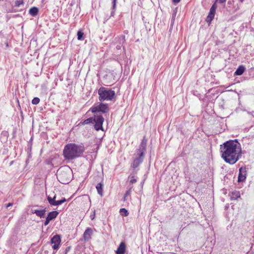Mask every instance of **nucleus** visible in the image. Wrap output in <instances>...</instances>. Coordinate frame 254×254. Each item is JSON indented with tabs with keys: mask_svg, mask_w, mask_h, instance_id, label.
Here are the masks:
<instances>
[{
	"mask_svg": "<svg viewBox=\"0 0 254 254\" xmlns=\"http://www.w3.org/2000/svg\"><path fill=\"white\" fill-rule=\"evenodd\" d=\"M103 185L101 183H98L96 186L98 193L101 196L103 195Z\"/></svg>",
	"mask_w": 254,
	"mask_h": 254,
	"instance_id": "nucleus-16",
	"label": "nucleus"
},
{
	"mask_svg": "<svg viewBox=\"0 0 254 254\" xmlns=\"http://www.w3.org/2000/svg\"><path fill=\"white\" fill-rule=\"evenodd\" d=\"M12 205V203H9L7 204L6 205L5 207L6 208H7V207H10V206H11Z\"/></svg>",
	"mask_w": 254,
	"mask_h": 254,
	"instance_id": "nucleus-33",
	"label": "nucleus"
},
{
	"mask_svg": "<svg viewBox=\"0 0 254 254\" xmlns=\"http://www.w3.org/2000/svg\"><path fill=\"white\" fill-rule=\"evenodd\" d=\"M181 0H173V2L174 3H178Z\"/></svg>",
	"mask_w": 254,
	"mask_h": 254,
	"instance_id": "nucleus-34",
	"label": "nucleus"
},
{
	"mask_svg": "<svg viewBox=\"0 0 254 254\" xmlns=\"http://www.w3.org/2000/svg\"><path fill=\"white\" fill-rule=\"evenodd\" d=\"M246 173L244 169L240 168L239 169V173L238 176V182H243L246 178Z\"/></svg>",
	"mask_w": 254,
	"mask_h": 254,
	"instance_id": "nucleus-11",
	"label": "nucleus"
},
{
	"mask_svg": "<svg viewBox=\"0 0 254 254\" xmlns=\"http://www.w3.org/2000/svg\"><path fill=\"white\" fill-rule=\"evenodd\" d=\"M93 118H89L85 120H84L82 123V124L83 125H87L90 123H93Z\"/></svg>",
	"mask_w": 254,
	"mask_h": 254,
	"instance_id": "nucleus-20",
	"label": "nucleus"
},
{
	"mask_svg": "<svg viewBox=\"0 0 254 254\" xmlns=\"http://www.w3.org/2000/svg\"><path fill=\"white\" fill-rule=\"evenodd\" d=\"M117 48L118 49H120L121 47H120V46H117Z\"/></svg>",
	"mask_w": 254,
	"mask_h": 254,
	"instance_id": "nucleus-37",
	"label": "nucleus"
},
{
	"mask_svg": "<svg viewBox=\"0 0 254 254\" xmlns=\"http://www.w3.org/2000/svg\"><path fill=\"white\" fill-rule=\"evenodd\" d=\"M56 195H54L53 198H52V197H51L50 196H48L47 197V199L48 200L49 203L51 205L58 206V205L62 204V203L61 200H56Z\"/></svg>",
	"mask_w": 254,
	"mask_h": 254,
	"instance_id": "nucleus-9",
	"label": "nucleus"
},
{
	"mask_svg": "<svg viewBox=\"0 0 254 254\" xmlns=\"http://www.w3.org/2000/svg\"><path fill=\"white\" fill-rule=\"evenodd\" d=\"M23 0H18L15 1L14 6L16 7H20L23 5Z\"/></svg>",
	"mask_w": 254,
	"mask_h": 254,
	"instance_id": "nucleus-22",
	"label": "nucleus"
},
{
	"mask_svg": "<svg viewBox=\"0 0 254 254\" xmlns=\"http://www.w3.org/2000/svg\"><path fill=\"white\" fill-rule=\"evenodd\" d=\"M92 234V229L88 228L84 232L83 237L85 240H88L90 239L91 236Z\"/></svg>",
	"mask_w": 254,
	"mask_h": 254,
	"instance_id": "nucleus-13",
	"label": "nucleus"
},
{
	"mask_svg": "<svg viewBox=\"0 0 254 254\" xmlns=\"http://www.w3.org/2000/svg\"><path fill=\"white\" fill-rule=\"evenodd\" d=\"M147 141V140L144 137L139 146L138 149L136 150L135 156L131 164V167L133 168H137L143 161L144 154L146 149Z\"/></svg>",
	"mask_w": 254,
	"mask_h": 254,
	"instance_id": "nucleus-3",
	"label": "nucleus"
},
{
	"mask_svg": "<svg viewBox=\"0 0 254 254\" xmlns=\"http://www.w3.org/2000/svg\"><path fill=\"white\" fill-rule=\"evenodd\" d=\"M70 248L69 247H67L66 248V249L65 250V253H64V254H66L69 251Z\"/></svg>",
	"mask_w": 254,
	"mask_h": 254,
	"instance_id": "nucleus-31",
	"label": "nucleus"
},
{
	"mask_svg": "<svg viewBox=\"0 0 254 254\" xmlns=\"http://www.w3.org/2000/svg\"><path fill=\"white\" fill-rule=\"evenodd\" d=\"M126 250V245L124 243H121L116 252L117 254H124Z\"/></svg>",
	"mask_w": 254,
	"mask_h": 254,
	"instance_id": "nucleus-12",
	"label": "nucleus"
},
{
	"mask_svg": "<svg viewBox=\"0 0 254 254\" xmlns=\"http://www.w3.org/2000/svg\"><path fill=\"white\" fill-rule=\"evenodd\" d=\"M31 211L32 213L36 214L37 216L40 217V218H44L46 213L45 209H43L41 210L32 209Z\"/></svg>",
	"mask_w": 254,
	"mask_h": 254,
	"instance_id": "nucleus-10",
	"label": "nucleus"
},
{
	"mask_svg": "<svg viewBox=\"0 0 254 254\" xmlns=\"http://www.w3.org/2000/svg\"><path fill=\"white\" fill-rule=\"evenodd\" d=\"M60 200L62 203H63L64 202L66 201V199L64 197L62 198V199H61Z\"/></svg>",
	"mask_w": 254,
	"mask_h": 254,
	"instance_id": "nucleus-32",
	"label": "nucleus"
},
{
	"mask_svg": "<svg viewBox=\"0 0 254 254\" xmlns=\"http://www.w3.org/2000/svg\"><path fill=\"white\" fill-rule=\"evenodd\" d=\"M50 221V220L47 217L46 219L44 222V225L45 226L48 225L49 224Z\"/></svg>",
	"mask_w": 254,
	"mask_h": 254,
	"instance_id": "nucleus-28",
	"label": "nucleus"
},
{
	"mask_svg": "<svg viewBox=\"0 0 254 254\" xmlns=\"http://www.w3.org/2000/svg\"><path fill=\"white\" fill-rule=\"evenodd\" d=\"M92 113L101 112L102 113H108L109 108L108 104L103 103H99L94 105L90 109Z\"/></svg>",
	"mask_w": 254,
	"mask_h": 254,
	"instance_id": "nucleus-6",
	"label": "nucleus"
},
{
	"mask_svg": "<svg viewBox=\"0 0 254 254\" xmlns=\"http://www.w3.org/2000/svg\"><path fill=\"white\" fill-rule=\"evenodd\" d=\"M83 35V33L79 31H78L77 32V39L78 40H81L82 39V36Z\"/></svg>",
	"mask_w": 254,
	"mask_h": 254,
	"instance_id": "nucleus-26",
	"label": "nucleus"
},
{
	"mask_svg": "<svg viewBox=\"0 0 254 254\" xmlns=\"http://www.w3.org/2000/svg\"><path fill=\"white\" fill-rule=\"evenodd\" d=\"M121 214L123 216H127L128 215V212L126 208H121L120 210Z\"/></svg>",
	"mask_w": 254,
	"mask_h": 254,
	"instance_id": "nucleus-19",
	"label": "nucleus"
},
{
	"mask_svg": "<svg viewBox=\"0 0 254 254\" xmlns=\"http://www.w3.org/2000/svg\"><path fill=\"white\" fill-rule=\"evenodd\" d=\"M61 242V237L59 235H56L51 239V243L53 244L52 248L54 250H58L59 248Z\"/></svg>",
	"mask_w": 254,
	"mask_h": 254,
	"instance_id": "nucleus-8",
	"label": "nucleus"
},
{
	"mask_svg": "<svg viewBox=\"0 0 254 254\" xmlns=\"http://www.w3.org/2000/svg\"><path fill=\"white\" fill-rule=\"evenodd\" d=\"M240 197V192L238 191L233 192L232 193V198L234 199H237V198Z\"/></svg>",
	"mask_w": 254,
	"mask_h": 254,
	"instance_id": "nucleus-23",
	"label": "nucleus"
},
{
	"mask_svg": "<svg viewBox=\"0 0 254 254\" xmlns=\"http://www.w3.org/2000/svg\"><path fill=\"white\" fill-rule=\"evenodd\" d=\"M40 102V99L38 97H35L32 100V103L33 105H37Z\"/></svg>",
	"mask_w": 254,
	"mask_h": 254,
	"instance_id": "nucleus-24",
	"label": "nucleus"
},
{
	"mask_svg": "<svg viewBox=\"0 0 254 254\" xmlns=\"http://www.w3.org/2000/svg\"><path fill=\"white\" fill-rule=\"evenodd\" d=\"M174 20H175V17H173L172 19H171V23L173 24L174 22Z\"/></svg>",
	"mask_w": 254,
	"mask_h": 254,
	"instance_id": "nucleus-35",
	"label": "nucleus"
},
{
	"mask_svg": "<svg viewBox=\"0 0 254 254\" xmlns=\"http://www.w3.org/2000/svg\"><path fill=\"white\" fill-rule=\"evenodd\" d=\"M98 93L100 101H112L116 97L115 91L104 87H100L98 89Z\"/></svg>",
	"mask_w": 254,
	"mask_h": 254,
	"instance_id": "nucleus-5",
	"label": "nucleus"
},
{
	"mask_svg": "<svg viewBox=\"0 0 254 254\" xmlns=\"http://www.w3.org/2000/svg\"><path fill=\"white\" fill-rule=\"evenodd\" d=\"M216 8L217 6L216 2H215L211 6L208 16H214Z\"/></svg>",
	"mask_w": 254,
	"mask_h": 254,
	"instance_id": "nucleus-17",
	"label": "nucleus"
},
{
	"mask_svg": "<svg viewBox=\"0 0 254 254\" xmlns=\"http://www.w3.org/2000/svg\"><path fill=\"white\" fill-rule=\"evenodd\" d=\"M104 121V118L102 116L96 115L94 116L93 124H94V128L96 130H103L102 126Z\"/></svg>",
	"mask_w": 254,
	"mask_h": 254,
	"instance_id": "nucleus-7",
	"label": "nucleus"
},
{
	"mask_svg": "<svg viewBox=\"0 0 254 254\" xmlns=\"http://www.w3.org/2000/svg\"><path fill=\"white\" fill-rule=\"evenodd\" d=\"M72 170L67 166L60 167L57 171V177L59 181L63 184H68L71 180Z\"/></svg>",
	"mask_w": 254,
	"mask_h": 254,
	"instance_id": "nucleus-4",
	"label": "nucleus"
},
{
	"mask_svg": "<svg viewBox=\"0 0 254 254\" xmlns=\"http://www.w3.org/2000/svg\"><path fill=\"white\" fill-rule=\"evenodd\" d=\"M39 9L36 7H33L29 10V13L33 16L36 15L38 13Z\"/></svg>",
	"mask_w": 254,
	"mask_h": 254,
	"instance_id": "nucleus-18",
	"label": "nucleus"
},
{
	"mask_svg": "<svg viewBox=\"0 0 254 254\" xmlns=\"http://www.w3.org/2000/svg\"><path fill=\"white\" fill-rule=\"evenodd\" d=\"M94 216H95V214H94L93 215H91L90 216V218H91V220H93L94 219Z\"/></svg>",
	"mask_w": 254,
	"mask_h": 254,
	"instance_id": "nucleus-36",
	"label": "nucleus"
},
{
	"mask_svg": "<svg viewBox=\"0 0 254 254\" xmlns=\"http://www.w3.org/2000/svg\"><path fill=\"white\" fill-rule=\"evenodd\" d=\"M83 152V148L74 143H69L64 147L63 154L65 159L72 160L80 156Z\"/></svg>",
	"mask_w": 254,
	"mask_h": 254,
	"instance_id": "nucleus-2",
	"label": "nucleus"
},
{
	"mask_svg": "<svg viewBox=\"0 0 254 254\" xmlns=\"http://www.w3.org/2000/svg\"><path fill=\"white\" fill-rule=\"evenodd\" d=\"M226 0H216V2H218L220 3H224L226 2Z\"/></svg>",
	"mask_w": 254,
	"mask_h": 254,
	"instance_id": "nucleus-30",
	"label": "nucleus"
},
{
	"mask_svg": "<svg viewBox=\"0 0 254 254\" xmlns=\"http://www.w3.org/2000/svg\"><path fill=\"white\" fill-rule=\"evenodd\" d=\"M128 178L130 179L129 181L131 184H133L136 182V179H135V177L134 175H130Z\"/></svg>",
	"mask_w": 254,
	"mask_h": 254,
	"instance_id": "nucleus-21",
	"label": "nucleus"
},
{
	"mask_svg": "<svg viewBox=\"0 0 254 254\" xmlns=\"http://www.w3.org/2000/svg\"><path fill=\"white\" fill-rule=\"evenodd\" d=\"M214 17H206L205 21L208 23V25L210 24Z\"/></svg>",
	"mask_w": 254,
	"mask_h": 254,
	"instance_id": "nucleus-27",
	"label": "nucleus"
},
{
	"mask_svg": "<svg viewBox=\"0 0 254 254\" xmlns=\"http://www.w3.org/2000/svg\"><path fill=\"white\" fill-rule=\"evenodd\" d=\"M130 190H131L129 189L128 190L126 191L123 198L124 201H126L127 200V197L130 195Z\"/></svg>",
	"mask_w": 254,
	"mask_h": 254,
	"instance_id": "nucleus-25",
	"label": "nucleus"
},
{
	"mask_svg": "<svg viewBox=\"0 0 254 254\" xmlns=\"http://www.w3.org/2000/svg\"><path fill=\"white\" fill-rule=\"evenodd\" d=\"M245 69H246V68L244 66H243L242 65H240L238 67V68L237 69L236 71L235 72V75H242L245 71Z\"/></svg>",
	"mask_w": 254,
	"mask_h": 254,
	"instance_id": "nucleus-14",
	"label": "nucleus"
},
{
	"mask_svg": "<svg viewBox=\"0 0 254 254\" xmlns=\"http://www.w3.org/2000/svg\"><path fill=\"white\" fill-rule=\"evenodd\" d=\"M59 214V212L57 211H52V212H50L48 216H47V218L50 220H52L53 219L56 218L57 217V216H58Z\"/></svg>",
	"mask_w": 254,
	"mask_h": 254,
	"instance_id": "nucleus-15",
	"label": "nucleus"
},
{
	"mask_svg": "<svg viewBox=\"0 0 254 254\" xmlns=\"http://www.w3.org/2000/svg\"><path fill=\"white\" fill-rule=\"evenodd\" d=\"M117 0H112L113 8L114 9L116 7Z\"/></svg>",
	"mask_w": 254,
	"mask_h": 254,
	"instance_id": "nucleus-29",
	"label": "nucleus"
},
{
	"mask_svg": "<svg viewBox=\"0 0 254 254\" xmlns=\"http://www.w3.org/2000/svg\"><path fill=\"white\" fill-rule=\"evenodd\" d=\"M220 149L222 158L230 164H234L241 156V144L236 139L224 143Z\"/></svg>",
	"mask_w": 254,
	"mask_h": 254,
	"instance_id": "nucleus-1",
	"label": "nucleus"
}]
</instances>
